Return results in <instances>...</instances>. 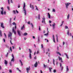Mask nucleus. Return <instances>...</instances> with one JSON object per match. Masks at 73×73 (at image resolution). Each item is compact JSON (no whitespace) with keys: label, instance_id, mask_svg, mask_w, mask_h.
I'll return each mask as SVG.
<instances>
[{"label":"nucleus","instance_id":"obj_1","mask_svg":"<svg viewBox=\"0 0 73 73\" xmlns=\"http://www.w3.org/2000/svg\"><path fill=\"white\" fill-rule=\"evenodd\" d=\"M25 3H24V6L23 7V11H24V13H25V15H26L27 14L26 9L25 8Z\"/></svg>","mask_w":73,"mask_h":73},{"label":"nucleus","instance_id":"obj_2","mask_svg":"<svg viewBox=\"0 0 73 73\" xmlns=\"http://www.w3.org/2000/svg\"><path fill=\"white\" fill-rule=\"evenodd\" d=\"M12 35V34H11V32H9V34L8 35V36L9 37V38L10 37L11 40H12L11 36Z\"/></svg>","mask_w":73,"mask_h":73},{"label":"nucleus","instance_id":"obj_3","mask_svg":"<svg viewBox=\"0 0 73 73\" xmlns=\"http://www.w3.org/2000/svg\"><path fill=\"white\" fill-rule=\"evenodd\" d=\"M31 70V67L30 66H29V68H27L26 69V70L27 73H29V71Z\"/></svg>","mask_w":73,"mask_h":73},{"label":"nucleus","instance_id":"obj_4","mask_svg":"<svg viewBox=\"0 0 73 73\" xmlns=\"http://www.w3.org/2000/svg\"><path fill=\"white\" fill-rule=\"evenodd\" d=\"M1 9L2 10L1 11V15H3L4 14V13H3V7H2L1 8Z\"/></svg>","mask_w":73,"mask_h":73},{"label":"nucleus","instance_id":"obj_5","mask_svg":"<svg viewBox=\"0 0 73 73\" xmlns=\"http://www.w3.org/2000/svg\"><path fill=\"white\" fill-rule=\"evenodd\" d=\"M12 57H13V58L12 59V60H11V62L13 61V62H14V56L13 55V54H12Z\"/></svg>","mask_w":73,"mask_h":73},{"label":"nucleus","instance_id":"obj_6","mask_svg":"<svg viewBox=\"0 0 73 73\" xmlns=\"http://www.w3.org/2000/svg\"><path fill=\"white\" fill-rule=\"evenodd\" d=\"M70 4V3H67L65 4V5H66V9L68 8V6H69V4Z\"/></svg>","mask_w":73,"mask_h":73},{"label":"nucleus","instance_id":"obj_7","mask_svg":"<svg viewBox=\"0 0 73 73\" xmlns=\"http://www.w3.org/2000/svg\"><path fill=\"white\" fill-rule=\"evenodd\" d=\"M42 19H43V20H42V23H44V24H45V19L44 18V17L42 18Z\"/></svg>","mask_w":73,"mask_h":73},{"label":"nucleus","instance_id":"obj_8","mask_svg":"<svg viewBox=\"0 0 73 73\" xmlns=\"http://www.w3.org/2000/svg\"><path fill=\"white\" fill-rule=\"evenodd\" d=\"M1 27L3 28H5V27L4 26V24L3 23H1Z\"/></svg>","mask_w":73,"mask_h":73},{"label":"nucleus","instance_id":"obj_9","mask_svg":"<svg viewBox=\"0 0 73 73\" xmlns=\"http://www.w3.org/2000/svg\"><path fill=\"white\" fill-rule=\"evenodd\" d=\"M12 32L14 33L15 34H16V32L14 30V27H13V28L12 29Z\"/></svg>","mask_w":73,"mask_h":73},{"label":"nucleus","instance_id":"obj_10","mask_svg":"<svg viewBox=\"0 0 73 73\" xmlns=\"http://www.w3.org/2000/svg\"><path fill=\"white\" fill-rule=\"evenodd\" d=\"M30 7L32 9H33V10L34 9V7L33 5H31V4H30Z\"/></svg>","mask_w":73,"mask_h":73},{"label":"nucleus","instance_id":"obj_11","mask_svg":"<svg viewBox=\"0 0 73 73\" xmlns=\"http://www.w3.org/2000/svg\"><path fill=\"white\" fill-rule=\"evenodd\" d=\"M37 65H38V62H36L34 66L35 67H36L37 66Z\"/></svg>","mask_w":73,"mask_h":73},{"label":"nucleus","instance_id":"obj_12","mask_svg":"<svg viewBox=\"0 0 73 73\" xmlns=\"http://www.w3.org/2000/svg\"><path fill=\"white\" fill-rule=\"evenodd\" d=\"M53 38V41H54V42L55 43V40L54 36V35H52Z\"/></svg>","mask_w":73,"mask_h":73},{"label":"nucleus","instance_id":"obj_13","mask_svg":"<svg viewBox=\"0 0 73 73\" xmlns=\"http://www.w3.org/2000/svg\"><path fill=\"white\" fill-rule=\"evenodd\" d=\"M67 34L68 35H70L71 36H72L71 33H70V34H69V32L68 31Z\"/></svg>","mask_w":73,"mask_h":73},{"label":"nucleus","instance_id":"obj_14","mask_svg":"<svg viewBox=\"0 0 73 73\" xmlns=\"http://www.w3.org/2000/svg\"><path fill=\"white\" fill-rule=\"evenodd\" d=\"M17 32H18V35H19L20 36H21V33H20V31L19 30H18Z\"/></svg>","mask_w":73,"mask_h":73},{"label":"nucleus","instance_id":"obj_15","mask_svg":"<svg viewBox=\"0 0 73 73\" xmlns=\"http://www.w3.org/2000/svg\"><path fill=\"white\" fill-rule=\"evenodd\" d=\"M5 64H6V65H7V62L6 60H5Z\"/></svg>","mask_w":73,"mask_h":73},{"label":"nucleus","instance_id":"obj_16","mask_svg":"<svg viewBox=\"0 0 73 73\" xmlns=\"http://www.w3.org/2000/svg\"><path fill=\"white\" fill-rule=\"evenodd\" d=\"M27 35H28V33H24L23 34V35L24 36H26Z\"/></svg>","mask_w":73,"mask_h":73},{"label":"nucleus","instance_id":"obj_17","mask_svg":"<svg viewBox=\"0 0 73 73\" xmlns=\"http://www.w3.org/2000/svg\"><path fill=\"white\" fill-rule=\"evenodd\" d=\"M48 18H50L51 17H50V14H49V13H48Z\"/></svg>","mask_w":73,"mask_h":73},{"label":"nucleus","instance_id":"obj_18","mask_svg":"<svg viewBox=\"0 0 73 73\" xmlns=\"http://www.w3.org/2000/svg\"><path fill=\"white\" fill-rule=\"evenodd\" d=\"M64 54L66 55V58H67V59H68L69 58H68V55L66 54V53H65Z\"/></svg>","mask_w":73,"mask_h":73},{"label":"nucleus","instance_id":"obj_19","mask_svg":"<svg viewBox=\"0 0 73 73\" xmlns=\"http://www.w3.org/2000/svg\"><path fill=\"white\" fill-rule=\"evenodd\" d=\"M67 68H66V72H68L69 71V69L68 68V66H66Z\"/></svg>","mask_w":73,"mask_h":73},{"label":"nucleus","instance_id":"obj_20","mask_svg":"<svg viewBox=\"0 0 73 73\" xmlns=\"http://www.w3.org/2000/svg\"><path fill=\"white\" fill-rule=\"evenodd\" d=\"M0 35L1 36H2V32H1V30H0Z\"/></svg>","mask_w":73,"mask_h":73},{"label":"nucleus","instance_id":"obj_21","mask_svg":"<svg viewBox=\"0 0 73 73\" xmlns=\"http://www.w3.org/2000/svg\"><path fill=\"white\" fill-rule=\"evenodd\" d=\"M38 19L40 20V14H39L38 15Z\"/></svg>","mask_w":73,"mask_h":73},{"label":"nucleus","instance_id":"obj_22","mask_svg":"<svg viewBox=\"0 0 73 73\" xmlns=\"http://www.w3.org/2000/svg\"><path fill=\"white\" fill-rule=\"evenodd\" d=\"M58 59H59V60H62V58H60V56H58Z\"/></svg>","mask_w":73,"mask_h":73},{"label":"nucleus","instance_id":"obj_23","mask_svg":"<svg viewBox=\"0 0 73 73\" xmlns=\"http://www.w3.org/2000/svg\"><path fill=\"white\" fill-rule=\"evenodd\" d=\"M69 17H70V14H68L67 16V19H68L69 18Z\"/></svg>","mask_w":73,"mask_h":73},{"label":"nucleus","instance_id":"obj_24","mask_svg":"<svg viewBox=\"0 0 73 73\" xmlns=\"http://www.w3.org/2000/svg\"><path fill=\"white\" fill-rule=\"evenodd\" d=\"M7 8L8 9V10L10 11V7L9 6H7Z\"/></svg>","mask_w":73,"mask_h":73},{"label":"nucleus","instance_id":"obj_25","mask_svg":"<svg viewBox=\"0 0 73 73\" xmlns=\"http://www.w3.org/2000/svg\"><path fill=\"white\" fill-rule=\"evenodd\" d=\"M29 54H30L29 55V57H30V58L31 59L32 58L31 54V53H30Z\"/></svg>","mask_w":73,"mask_h":73},{"label":"nucleus","instance_id":"obj_26","mask_svg":"<svg viewBox=\"0 0 73 73\" xmlns=\"http://www.w3.org/2000/svg\"><path fill=\"white\" fill-rule=\"evenodd\" d=\"M57 54H59L60 56H61V54L59 52H57Z\"/></svg>","mask_w":73,"mask_h":73},{"label":"nucleus","instance_id":"obj_27","mask_svg":"<svg viewBox=\"0 0 73 73\" xmlns=\"http://www.w3.org/2000/svg\"><path fill=\"white\" fill-rule=\"evenodd\" d=\"M55 26V24L54 23V24H52V27H54Z\"/></svg>","mask_w":73,"mask_h":73},{"label":"nucleus","instance_id":"obj_28","mask_svg":"<svg viewBox=\"0 0 73 73\" xmlns=\"http://www.w3.org/2000/svg\"><path fill=\"white\" fill-rule=\"evenodd\" d=\"M52 12H55V10L54 9H52Z\"/></svg>","mask_w":73,"mask_h":73},{"label":"nucleus","instance_id":"obj_29","mask_svg":"<svg viewBox=\"0 0 73 73\" xmlns=\"http://www.w3.org/2000/svg\"><path fill=\"white\" fill-rule=\"evenodd\" d=\"M53 60V64H54V65H55V64H54V62H55V60L54 59Z\"/></svg>","mask_w":73,"mask_h":73},{"label":"nucleus","instance_id":"obj_30","mask_svg":"<svg viewBox=\"0 0 73 73\" xmlns=\"http://www.w3.org/2000/svg\"><path fill=\"white\" fill-rule=\"evenodd\" d=\"M25 27V25H23V26H22L21 27V30H22L23 29V28H24V27Z\"/></svg>","mask_w":73,"mask_h":73},{"label":"nucleus","instance_id":"obj_31","mask_svg":"<svg viewBox=\"0 0 73 73\" xmlns=\"http://www.w3.org/2000/svg\"><path fill=\"white\" fill-rule=\"evenodd\" d=\"M52 69V68H49V70H50V71L51 72V69Z\"/></svg>","mask_w":73,"mask_h":73},{"label":"nucleus","instance_id":"obj_32","mask_svg":"<svg viewBox=\"0 0 73 73\" xmlns=\"http://www.w3.org/2000/svg\"><path fill=\"white\" fill-rule=\"evenodd\" d=\"M35 7H36V9L38 11V9L37 8V6L36 5L35 6Z\"/></svg>","mask_w":73,"mask_h":73},{"label":"nucleus","instance_id":"obj_33","mask_svg":"<svg viewBox=\"0 0 73 73\" xmlns=\"http://www.w3.org/2000/svg\"><path fill=\"white\" fill-rule=\"evenodd\" d=\"M29 51L30 53H31V49H29Z\"/></svg>","mask_w":73,"mask_h":73},{"label":"nucleus","instance_id":"obj_34","mask_svg":"<svg viewBox=\"0 0 73 73\" xmlns=\"http://www.w3.org/2000/svg\"><path fill=\"white\" fill-rule=\"evenodd\" d=\"M13 13L14 14H16V11L15 10H13Z\"/></svg>","mask_w":73,"mask_h":73},{"label":"nucleus","instance_id":"obj_35","mask_svg":"<svg viewBox=\"0 0 73 73\" xmlns=\"http://www.w3.org/2000/svg\"><path fill=\"white\" fill-rule=\"evenodd\" d=\"M48 35V33H47L46 34H44V35H45V36H47Z\"/></svg>","mask_w":73,"mask_h":73},{"label":"nucleus","instance_id":"obj_36","mask_svg":"<svg viewBox=\"0 0 73 73\" xmlns=\"http://www.w3.org/2000/svg\"><path fill=\"white\" fill-rule=\"evenodd\" d=\"M56 36L57 37V42H58V36L57 35H56Z\"/></svg>","mask_w":73,"mask_h":73},{"label":"nucleus","instance_id":"obj_37","mask_svg":"<svg viewBox=\"0 0 73 73\" xmlns=\"http://www.w3.org/2000/svg\"><path fill=\"white\" fill-rule=\"evenodd\" d=\"M65 28H66V29H68V27L67 26H65Z\"/></svg>","mask_w":73,"mask_h":73},{"label":"nucleus","instance_id":"obj_38","mask_svg":"<svg viewBox=\"0 0 73 73\" xmlns=\"http://www.w3.org/2000/svg\"><path fill=\"white\" fill-rule=\"evenodd\" d=\"M38 42H40V38H39V37H38Z\"/></svg>","mask_w":73,"mask_h":73},{"label":"nucleus","instance_id":"obj_39","mask_svg":"<svg viewBox=\"0 0 73 73\" xmlns=\"http://www.w3.org/2000/svg\"><path fill=\"white\" fill-rule=\"evenodd\" d=\"M10 50L12 52V49L11 47H10Z\"/></svg>","mask_w":73,"mask_h":73},{"label":"nucleus","instance_id":"obj_40","mask_svg":"<svg viewBox=\"0 0 73 73\" xmlns=\"http://www.w3.org/2000/svg\"><path fill=\"white\" fill-rule=\"evenodd\" d=\"M9 72H10V73H12V70H9Z\"/></svg>","mask_w":73,"mask_h":73},{"label":"nucleus","instance_id":"obj_41","mask_svg":"<svg viewBox=\"0 0 73 73\" xmlns=\"http://www.w3.org/2000/svg\"><path fill=\"white\" fill-rule=\"evenodd\" d=\"M31 25H32V27L33 28V27H34V26H33V23H31Z\"/></svg>","mask_w":73,"mask_h":73},{"label":"nucleus","instance_id":"obj_42","mask_svg":"<svg viewBox=\"0 0 73 73\" xmlns=\"http://www.w3.org/2000/svg\"><path fill=\"white\" fill-rule=\"evenodd\" d=\"M5 46H6V48H8V47H9L7 45V44H6Z\"/></svg>","mask_w":73,"mask_h":73},{"label":"nucleus","instance_id":"obj_43","mask_svg":"<svg viewBox=\"0 0 73 73\" xmlns=\"http://www.w3.org/2000/svg\"><path fill=\"white\" fill-rule=\"evenodd\" d=\"M12 24H13V25H16V23H15V22H13V23H12Z\"/></svg>","mask_w":73,"mask_h":73},{"label":"nucleus","instance_id":"obj_44","mask_svg":"<svg viewBox=\"0 0 73 73\" xmlns=\"http://www.w3.org/2000/svg\"><path fill=\"white\" fill-rule=\"evenodd\" d=\"M27 24H29V25H31V23H30V21L27 22Z\"/></svg>","mask_w":73,"mask_h":73},{"label":"nucleus","instance_id":"obj_45","mask_svg":"<svg viewBox=\"0 0 73 73\" xmlns=\"http://www.w3.org/2000/svg\"><path fill=\"white\" fill-rule=\"evenodd\" d=\"M54 73H55L56 72V70H54V71H53Z\"/></svg>","mask_w":73,"mask_h":73},{"label":"nucleus","instance_id":"obj_46","mask_svg":"<svg viewBox=\"0 0 73 73\" xmlns=\"http://www.w3.org/2000/svg\"><path fill=\"white\" fill-rule=\"evenodd\" d=\"M41 48H43V44H41Z\"/></svg>","mask_w":73,"mask_h":73},{"label":"nucleus","instance_id":"obj_47","mask_svg":"<svg viewBox=\"0 0 73 73\" xmlns=\"http://www.w3.org/2000/svg\"><path fill=\"white\" fill-rule=\"evenodd\" d=\"M43 65H44V67L46 68V66L44 64Z\"/></svg>","mask_w":73,"mask_h":73},{"label":"nucleus","instance_id":"obj_48","mask_svg":"<svg viewBox=\"0 0 73 73\" xmlns=\"http://www.w3.org/2000/svg\"><path fill=\"white\" fill-rule=\"evenodd\" d=\"M39 31H41L40 28V26H39Z\"/></svg>","mask_w":73,"mask_h":73},{"label":"nucleus","instance_id":"obj_49","mask_svg":"<svg viewBox=\"0 0 73 73\" xmlns=\"http://www.w3.org/2000/svg\"><path fill=\"white\" fill-rule=\"evenodd\" d=\"M10 42L11 44H12V45L13 44V43H12L11 40H10Z\"/></svg>","mask_w":73,"mask_h":73},{"label":"nucleus","instance_id":"obj_50","mask_svg":"<svg viewBox=\"0 0 73 73\" xmlns=\"http://www.w3.org/2000/svg\"><path fill=\"white\" fill-rule=\"evenodd\" d=\"M36 56L35 57H34V58L35 60H36Z\"/></svg>","mask_w":73,"mask_h":73},{"label":"nucleus","instance_id":"obj_51","mask_svg":"<svg viewBox=\"0 0 73 73\" xmlns=\"http://www.w3.org/2000/svg\"><path fill=\"white\" fill-rule=\"evenodd\" d=\"M16 11L17 13H19V12L17 10H16Z\"/></svg>","mask_w":73,"mask_h":73},{"label":"nucleus","instance_id":"obj_52","mask_svg":"<svg viewBox=\"0 0 73 73\" xmlns=\"http://www.w3.org/2000/svg\"><path fill=\"white\" fill-rule=\"evenodd\" d=\"M20 6L19 5H18V8H20Z\"/></svg>","mask_w":73,"mask_h":73},{"label":"nucleus","instance_id":"obj_53","mask_svg":"<svg viewBox=\"0 0 73 73\" xmlns=\"http://www.w3.org/2000/svg\"><path fill=\"white\" fill-rule=\"evenodd\" d=\"M62 64H61V63H60V67H62L63 66H62Z\"/></svg>","mask_w":73,"mask_h":73},{"label":"nucleus","instance_id":"obj_54","mask_svg":"<svg viewBox=\"0 0 73 73\" xmlns=\"http://www.w3.org/2000/svg\"><path fill=\"white\" fill-rule=\"evenodd\" d=\"M65 43V42H63V45H64V44Z\"/></svg>","mask_w":73,"mask_h":73},{"label":"nucleus","instance_id":"obj_55","mask_svg":"<svg viewBox=\"0 0 73 73\" xmlns=\"http://www.w3.org/2000/svg\"><path fill=\"white\" fill-rule=\"evenodd\" d=\"M10 1H11V3H13V2L12 0H10Z\"/></svg>","mask_w":73,"mask_h":73},{"label":"nucleus","instance_id":"obj_56","mask_svg":"<svg viewBox=\"0 0 73 73\" xmlns=\"http://www.w3.org/2000/svg\"><path fill=\"white\" fill-rule=\"evenodd\" d=\"M39 53V51H37V52H36V54H38Z\"/></svg>","mask_w":73,"mask_h":73},{"label":"nucleus","instance_id":"obj_57","mask_svg":"<svg viewBox=\"0 0 73 73\" xmlns=\"http://www.w3.org/2000/svg\"><path fill=\"white\" fill-rule=\"evenodd\" d=\"M59 49L58 46H57V50H58Z\"/></svg>","mask_w":73,"mask_h":73},{"label":"nucleus","instance_id":"obj_58","mask_svg":"<svg viewBox=\"0 0 73 73\" xmlns=\"http://www.w3.org/2000/svg\"><path fill=\"white\" fill-rule=\"evenodd\" d=\"M19 61H20V62H21V63H22V62L21 60H20Z\"/></svg>","mask_w":73,"mask_h":73},{"label":"nucleus","instance_id":"obj_59","mask_svg":"<svg viewBox=\"0 0 73 73\" xmlns=\"http://www.w3.org/2000/svg\"><path fill=\"white\" fill-rule=\"evenodd\" d=\"M40 72L41 73H42V71L41 70H40Z\"/></svg>","mask_w":73,"mask_h":73},{"label":"nucleus","instance_id":"obj_60","mask_svg":"<svg viewBox=\"0 0 73 73\" xmlns=\"http://www.w3.org/2000/svg\"><path fill=\"white\" fill-rule=\"evenodd\" d=\"M6 12L5 11L4 12V15H6Z\"/></svg>","mask_w":73,"mask_h":73},{"label":"nucleus","instance_id":"obj_61","mask_svg":"<svg viewBox=\"0 0 73 73\" xmlns=\"http://www.w3.org/2000/svg\"><path fill=\"white\" fill-rule=\"evenodd\" d=\"M21 66H23V63L22 62H21Z\"/></svg>","mask_w":73,"mask_h":73},{"label":"nucleus","instance_id":"obj_62","mask_svg":"<svg viewBox=\"0 0 73 73\" xmlns=\"http://www.w3.org/2000/svg\"><path fill=\"white\" fill-rule=\"evenodd\" d=\"M51 22H52V21H49V23H51Z\"/></svg>","mask_w":73,"mask_h":73},{"label":"nucleus","instance_id":"obj_63","mask_svg":"<svg viewBox=\"0 0 73 73\" xmlns=\"http://www.w3.org/2000/svg\"><path fill=\"white\" fill-rule=\"evenodd\" d=\"M62 68H61V70H63V67H61Z\"/></svg>","mask_w":73,"mask_h":73},{"label":"nucleus","instance_id":"obj_64","mask_svg":"<svg viewBox=\"0 0 73 73\" xmlns=\"http://www.w3.org/2000/svg\"><path fill=\"white\" fill-rule=\"evenodd\" d=\"M36 53V52H35L34 53V55H35Z\"/></svg>","mask_w":73,"mask_h":73}]
</instances>
